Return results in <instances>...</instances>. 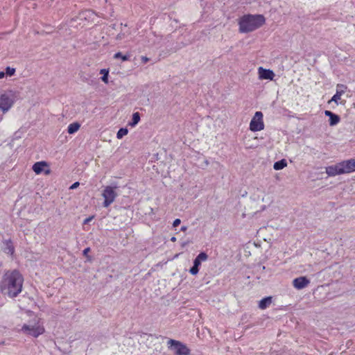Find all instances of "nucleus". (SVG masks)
Returning a JSON list of instances; mask_svg holds the SVG:
<instances>
[{
    "label": "nucleus",
    "instance_id": "1",
    "mask_svg": "<svg viewBox=\"0 0 355 355\" xmlns=\"http://www.w3.org/2000/svg\"><path fill=\"white\" fill-rule=\"evenodd\" d=\"M24 277L19 270H7L0 282V292L9 297H15L21 292Z\"/></svg>",
    "mask_w": 355,
    "mask_h": 355
},
{
    "label": "nucleus",
    "instance_id": "2",
    "mask_svg": "<svg viewBox=\"0 0 355 355\" xmlns=\"http://www.w3.org/2000/svg\"><path fill=\"white\" fill-rule=\"evenodd\" d=\"M266 21L263 15H244L239 19V32L247 33L257 30L262 26Z\"/></svg>",
    "mask_w": 355,
    "mask_h": 355
},
{
    "label": "nucleus",
    "instance_id": "3",
    "mask_svg": "<svg viewBox=\"0 0 355 355\" xmlns=\"http://www.w3.org/2000/svg\"><path fill=\"white\" fill-rule=\"evenodd\" d=\"M168 349L173 352L174 355H190V349L183 343L174 339H168Z\"/></svg>",
    "mask_w": 355,
    "mask_h": 355
},
{
    "label": "nucleus",
    "instance_id": "4",
    "mask_svg": "<svg viewBox=\"0 0 355 355\" xmlns=\"http://www.w3.org/2000/svg\"><path fill=\"white\" fill-rule=\"evenodd\" d=\"M117 187H111L107 186L105 187L102 196L104 198V201L103 202V206L104 207H108L116 199L117 197V193L115 191V189Z\"/></svg>",
    "mask_w": 355,
    "mask_h": 355
},
{
    "label": "nucleus",
    "instance_id": "5",
    "mask_svg": "<svg viewBox=\"0 0 355 355\" xmlns=\"http://www.w3.org/2000/svg\"><path fill=\"white\" fill-rule=\"evenodd\" d=\"M263 113L261 111L255 112L250 123V130L252 132H258L264 129Z\"/></svg>",
    "mask_w": 355,
    "mask_h": 355
},
{
    "label": "nucleus",
    "instance_id": "6",
    "mask_svg": "<svg viewBox=\"0 0 355 355\" xmlns=\"http://www.w3.org/2000/svg\"><path fill=\"white\" fill-rule=\"evenodd\" d=\"M21 330L26 334L35 338L38 337L44 332V329L40 325L24 324Z\"/></svg>",
    "mask_w": 355,
    "mask_h": 355
},
{
    "label": "nucleus",
    "instance_id": "7",
    "mask_svg": "<svg viewBox=\"0 0 355 355\" xmlns=\"http://www.w3.org/2000/svg\"><path fill=\"white\" fill-rule=\"evenodd\" d=\"M14 101L11 95L8 94H3L0 96V110L6 112L12 106Z\"/></svg>",
    "mask_w": 355,
    "mask_h": 355
},
{
    "label": "nucleus",
    "instance_id": "8",
    "mask_svg": "<svg viewBox=\"0 0 355 355\" xmlns=\"http://www.w3.org/2000/svg\"><path fill=\"white\" fill-rule=\"evenodd\" d=\"M343 174L355 171V159H350L339 162Z\"/></svg>",
    "mask_w": 355,
    "mask_h": 355
},
{
    "label": "nucleus",
    "instance_id": "9",
    "mask_svg": "<svg viewBox=\"0 0 355 355\" xmlns=\"http://www.w3.org/2000/svg\"><path fill=\"white\" fill-rule=\"evenodd\" d=\"M310 284V280L306 276H301L293 280V286L301 290L306 288Z\"/></svg>",
    "mask_w": 355,
    "mask_h": 355
},
{
    "label": "nucleus",
    "instance_id": "10",
    "mask_svg": "<svg viewBox=\"0 0 355 355\" xmlns=\"http://www.w3.org/2000/svg\"><path fill=\"white\" fill-rule=\"evenodd\" d=\"M259 78L261 80H272L275 77V73L270 69H263L260 67L258 69Z\"/></svg>",
    "mask_w": 355,
    "mask_h": 355
},
{
    "label": "nucleus",
    "instance_id": "11",
    "mask_svg": "<svg viewBox=\"0 0 355 355\" xmlns=\"http://www.w3.org/2000/svg\"><path fill=\"white\" fill-rule=\"evenodd\" d=\"M326 173L331 177L343 174L340 163L326 167Z\"/></svg>",
    "mask_w": 355,
    "mask_h": 355
},
{
    "label": "nucleus",
    "instance_id": "12",
    "mask_svg": "<svg viewBox=\"0 0 355 355\" xmlns=\"http://www.w3.org/2000/svg\"><path fill=\"white\" fill-rule=\"evenodd\" d=\"M324 114L325 116H329V122L331 126H334L337 125L340 121V116L338 114L332 112L331 111L325 110Z\"/></svg>",
    "mask_w": 355,
    "mask_h": 355
},
{
    "label": "nucleus",
    "instance_id": "13",
    "mask_svg": "<svg viewBox=\"0 0 355 355\" xmlns=\"http://www.w3.org/2000/svg\"><path fill=\"white\" fill-rule=\"evenodd\" d=\"M2 250L6 254L10 255L13 254L15 252V248L10 239L5 240L3 241Z\"/></svg>",
    "mask_w": 355,
    "mask_h": 355
},
{
    "label": "nucleus",
    "instance_id": "14",
    "mask_svg": "<svg viewBox=\"0 0 355 355\" xmlns=\"http://www.w3.org/2000/svg\"><path fill=\"white\" fill-rule=\"evenodd\" d=\"M207 259L208 255L207 254V253L205 252H201L193 260V265L199 268L201 265V262L207 260Z\"/></svg>",
    "mask_w": 355,
    "mask_h": 355
},
{
    "label": "nucleus",
    "instance_id": "15",
    "mask_svg": "<svg viewBox=\"0 0 355 355\" xmlns=\"http://www.w3.org/2000/svg\"><path fill=\"white\" fill-rule=\"evenodd\" d=\"M47 166V164L46 162H44V161L37 162L33 164L32 168H33V171L36 174H40L44 171V166Z\"/></svg>",
    "mask_w": 355,
    "mask_h": 355
},
{
    "label": "nucleus",
    "instance_id": "16",
    "mask_svg": "<svg viewBox=\"0 0 355 355\" xmlns=\"http://www.w3.org/2000/svg\"><path fill=\"white\" fill-rule=\"evenodd\" d=\"M272 303V297H266L260 300L259 307L261 309H266Z\"/></svg>",
    "mask_w": 355,
    "mask_h": 355
},
{
    "label": "nucleus",
    "instance_id": "17",
    "mask_svg": "<svg viewBox=\"0 0 355 355\" xmlns=\"http://www.w3.org/2000/svg\"><path fill=\"white\" fill-rule=\"evenodd\" d=\"M80 127V125L78 122L70 123L67 128V132L70 135L74 134L79 130Z\"/></svg>",
    "mask_w": 355,
    "mask_h": 355
},
{
    "label": "nucleus",
    "instance_id": "18",
    "mask_svg": "<svg viewBox=\"0 0 355 355\" xmlns=\"http://www.w3.org/2000/svg\"><path fill=\"white\" fill-rule=\"evenodd\" d=\"M287 166V162L285 159H282L277 162H275L273 168L276 171L282 170Z\"/></svg>",
    "mask_w": 355,
    "mask_h": 355
},
{
    "label": "nucleus",
    "instance_id": "19",
    "mask_svg": "<svg viewBox=\"0 0 355 355\" xmlns=\"http://www.w3.org/2000/svg\"><path fill=\"white\" fill-rule=\"evenodd\" d=\"M140 121V114L135 112L132 114V120L129 122L128 125L131 127H135Z\"/></svg>",
    "mask_w": 355,
    "mask_h": 355
},
{
    "label": "nucleus",
    "instance_id": "20",
    "mask_svg": "<svg viewBox=\"0 0 355 355\" xmlns=\"http://www.w3.org/2000/svg\"><path fill=\"white\" fill-rule=\"evenodd\" d=\"M114 59H121L122 61H127L130 58V55H123L121 52H117L114 55Z\"/></svg>",
    "mask_w": 355,
    "mask_h": 355
},
{
    "label": "nucleus",
    "instance_id": "21",
    "mask_svg": "<svg viewBox=\"0 0 355 355\" xmlns=\"http://www.w3.org/2000/svg\"><path fill=\"white\" fill-rule=\"evenodd\" d=\"M128 133V130L126 128H121L116 133V137H117V139H122Z\"/></svg>",
    "mask_w": 355,
    "mask_h": 355
},
{
    "label": "nucleus",
    "instance_id": "22",
    "mask_svg": "<svg viewBox=\"0 0 355 355\" xmlns=\"http://www.w3.org/2000/svg\"><path fill=\"white\" fill-rule=\"evenodd\" d=\"M100 73L102 74L101 80L105 83H108L109 71L105 69L101 70Z\"/></svg>",
    "mask_w": 355,
    "mask_h": 355
},
{
    "label": "nucleus",
    "instance_id": "23",
    "mask_svg": "<svg viewBox=\"0 0 355 355\" xmlns=\"http://www.w3.org/2000/svg\"><path fill=\"white\" fill-rule=\"evenodd\" d=\"M346 89L347 86H345V85L338 84L337 85L336 87V92H340V95L342 96L345 93Z\"/></svg>",
    "mask_w": 355,
    "mask_h": 355
},
{
    "label": "nucleus",
    "instance_id": "24",
    "mask_svg": "<svg viewBox=\"0 0 355 355\" xmlns=\"http://www.w3.org/2000/svg\"><path fill=\"white\" fill-rule=\"evenodd\" d=\"M341 95L340 92H336V94L332 96L331 99L329 101V103L331 102H335L337 105L338 104V101L340 99Z\"/></svg>",
    "mask_w": 355,
    "mask_h": 355
},
{
    "label": "nucleus",
    "instance_id": "25",
    "mask_svg": "<svg viewBox=\"0 0 355 355\" xmlns=\"http://www.w3.org/2000/svg\"><path fill=\"white\" fill-rule=\"evenodd\" d=\"M5 73H6V75H7L8 76H12L15 73V69L12 68L10 67H7L5 69Z\"/></svg>",
    "mask_w": 355,
    "mask_h": 355
},
{
    "label": "nucleus",
    "instance_id": "26",
    "mask_svg": "<svg viewBox=\"0 0 355 355\" xmlns=\"http://www.w3.org/2000/svg\"><path fill=\"white\" fill-rule=\"evenodd\" d=\"M199 272V268L193 265V266L189 269V272L193 275H196Z\"/></svg>",
    "mask_w": 355,
    "mask_h": 355
},
{
    "label": "nucleus",
    "instance_id": "27",
    "mask_svg": "<svg viewBox=\"0 0 355 355\" xmlns=\"http://www.w3.org/2000/svg\"><path fill=\"white\" fill-rule=\"evenodd\" d=\"M186 46V44L181 42V43H177L176 46L174 47L173 52H176L178 50L183 48Z\"/></svg>",
    "mask_w": 355,
    "mask_h": 355
},
{
    "label": "nucleus",
    "instance_id": "28",
    "mask_svg": "<svg viewBox=\"0 0 355 355\" xmlns=\"http://www.w3.org/2000/svg\"><path fill=\"white\" fill-rule=\"evenodd\" d=\"M181 223V220L180 218H176L174 220L173 223V226L174 227H178L180 224Z\"/></svg>",
    "mask_w": 355,
    "mask_h": 355
},
{
    "label": "nucleus",
    "instance_id": "29",
    "mask_svg": "<svg viewBox=\"0 0 355 355\" xmlns=\"http://www.w3.org/2000/svg\"><path fill=\"white\" fill-rule=\"evenodd\" d=\"M79 185H80L79 182H76L73 183V184L70 186L69 189H72V190H73V189H76Z\"/></svg>",
    "mask_w": 355,
    "mask_h": 355
},
{
    "label": "nucleus",
    "instance_id": "30",
    "mask_svg": "<svg viewBox=\"0 0 355 355\" xmlns=\"http://www.w3.org/2000/svg\"><path fill=\"white\" fill-rule=\"evenodd\" d=\"M94 218V216H89L84 220L83 224H87L89 223L92 219Z\"/></svg>",
    "mask_w": 355,
    "mask_h": 355
},
{
    "label": "nucleus",
    "instance_id": "31",
    "mask_svg": "<svg viewBox=\"0 0 355 355\" xmlns=\"http://www.w3.org/2000/svg\"><path fill=\"white\" fill-rule=\"evenodd\" d=\"M89 251H90V248H85V249L83 250V255L89 258V257L87 256V254H88V252H89Z\"/></svg>",
    "mask_w": 355,
    "mask_h": 355
},
{
    "label": "nucleus",
    "instance_id": "32",
    "mask_svg": "<svg viewBox=\"0 0 355 355\" xmlns=\"http://www.w3.org/2000/svg\"><path fill=\"white\" fill-rule=\"evenodd\" d=\"M141 60L144 63H146L149 60V58L146 56H142Z\"/></svg>",
    "mask_w": 355,
    "mask_h": 355
},
{
    "label": "nucleus",
    "instance_id": "33",
    "mask_svg": "<svg viewBox=\"0 0 355 355\" xmlns=\"http://www.w3.org/2000/svg\"><path fill=\"white\" fill-rule=\"evenodd\" d=\"M6 76L5 71H0V79L3 78Z\"/></svg>",
    "mask_w": 355,
    "mask_h": 355
},
{
    "label": "nucleus",
    "instance_id": "34",
    "mask_svg": "<svg viewBox=\"0 0 355 355\" xmlns=\"http://www.w3.org/2000/svg\"><path fill=\"white\" fill-rule=\"evenodd\" d=\"M187 230V226H182L180 229L181 231L182 232H184Z\"/></svg>",
    "mask_w": 355,
    "mask_h": 355
},
{
    "label": "nucleus",
    "instance_id": "35",
    "mask_svg": "<svg viewBox=\"0 0 355 355\" xmlns=\"http://www.w3.org/2000/svg\"><path fill=\"white\" fill-rule=\"evenodd\" d=\"M171 241L172 242H175V241H176V237H175V236H172V237L171 238Z\"/></svg>",
    "mask_w": 355,
    "mask_h": 355
},
{
    "label": "nucleus",
    "instance_id": "36",
    "mask_svg": "<svg viewBox=\"0 0 355 355\" xmlns=\"http://www.w3.org/2000/svg\"><path fill=\"white\" fill-rule=\"evenodd\" d=\"M187 244V243L184 242V243H182V246L184 247Z\"/></svg>",
    "mask_w": 355,
    "mask_h": 355
},
{
    "label": "nucleus",
    "instance_id": "37",
    "mask_svg": "<svg viewBox=\"0 0 355 355\" xmlns=\"http://www.w3.org/2000/svg\"><path fill=\"white\" fill-rule=\"evenodd\" d=\"M265 268H265V266H263L262 267V270H265Z\"/></svg>",
    "mask_w": 355,
    "mask_h": 355
}]
</instances>
